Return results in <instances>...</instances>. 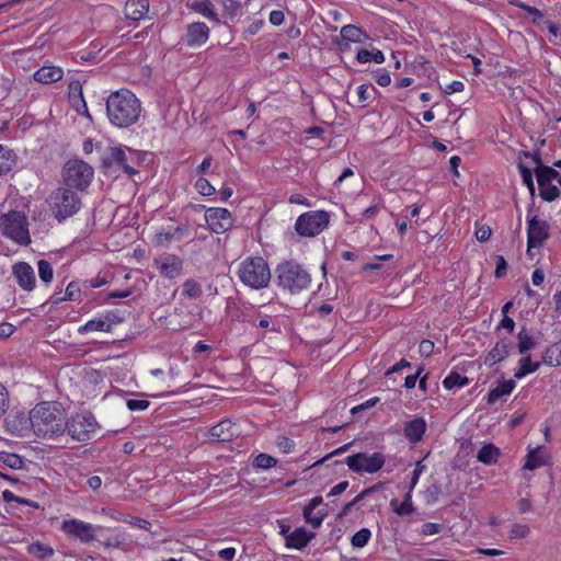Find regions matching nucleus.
<instances>
[{"mask_svg": "<svg viewBox=\"0 0 561 561\" xmlns=\"http://www.w3.org/2000/svg\"><path fill=\"white\" fill-rule=\"evenodd\" d=\"M141 113L137 96L127 89L112 92L106 100V114L110 122L118 128L134 125Z\"/></svg>", "mask_w": 561, "mask_h": 561, "instance_id": "nucleus-1", "label": "nucleus"}, {"mask_svg": "<svg viewBox=\"0 0 561 561\" xmlns=\"http://www.w3.org/2000/svg\"><path fill=\"white\" fill-rule=\"evenodd\" d=\"M30 423L38 437H54L65 433L62 412L47 402H42L32 409Z\"/></svg>", "mask_w": 561, "mask_h": 561, "instance_id": "nucleus-2", "label": "nucleus"}, {"mask_svg": "<svg viewBox=\"0 0 561 561\" xmlns=\"http://www.w3.org/2000/svg\"><path fill=\"white\" fill-rule=\"evenodd\" d=\"M237 275L243 285L252 289H263L268 286L271 280L268 264L261 256H250L243 260L239 264Z\"/></svg>", "mask_w": 561, "mask_h": 561, "instance_id": "nucleus-3", "label": "nucleus"}, {"mask_svg": "<svg viewBox=\"0 0 561 561\" xmlns=\"http://www.w3.org/2000/svg\"><path fill=\"white\" fill-rule=\"evenodd\" d=\"M277 285L291 294L307 289L311 283L310 274L299 263L290 260L276 268Z\"/></svg>", "mask_w": 561, "mask_h": 561, "instance_id": "nucleus-4", "label": "nucleus"}, {"mask_svg": "<svg viewBox=\"0 0 561 561\" xmlns=\"http://www.w3.org/2000/svg\"><path fill=\"white\" fill-rule=\"evenodd\" d=\"M47 203L54 217L59 222L75 216L82 205L79 195L66 186L54 190L49 194Z\"/></svg>", "mask_w": 561, "mask_h": 561, "instance_id": "nucleus-5", "label": "nucleus"}, {"mask_svg": "<svg viewBox=\"0 0 561 561\" xmlns=\"http://www.w3.org/2000/svg\"><path fill=\"white\" fill-rule=\"evenodd\" d=\"M93 175V168L80 159L68 160L61 170V179L65 186L81 192L90 186Z\"/></svg>", "mask_w": 561, "mask_h": 561, "instance_id": "nucleus-6", "label": "nucleus"}, {"mask_svg": "<svg viewBox=\"0 0 561 561\" xmlns=\"http://www.w3.org/2000/svg\"><path fill=\"white\" fill-rule=\"evenodd\" d=\"M27 226V218L22 211L11 210L0 216V227L3 234L21 245L31 243Z\"/></svg>", "mask_w": 561, "mask_h": 561, "instance_id": "nucleus-7", "label": "nucleus"}, {"mask_svg": "<svg viewBox=\"0 0 561 561\" xmlns=\"http://www.w3.org/2000/svg\"><path fill=\"white\" fill-rule=\"evenodd\" d=\"M99 424L92 414H76L65 421V432L77 442L92 439Z\"/></svg>", "mask_w": 561, "mask_h": 561, "instance_id": "nucleus-8", "label": "nucleus"}, {"mask_svg": "<svg viewBox=\"0 0 561 561\" xmlns=\"http://www.w3.org/2000/svg\"><path fill=\"white\" fill-rule=\"evenodd\" d=\"M330 216L324 210L307 211L300 215L295 224V230L302 237H314L328 225Z\"/></svg>", "mask_w": 561, "mask_h": 561, "instance_id": "nucleus-9", "label": "nucleus"}, {"mask_svg": "<svg viewBox=\"0 0 561 561\" xmlns=\"http://www.w3.org/2000/svg\"><path fill=\"white\" fill-rule=\"evenodd\" d=\"M344 462L348 466L350 470L356 473H375L383 467L386 457L381 453H374L373 455L358 453L346 457Z\"/></svg>", "mask_w": 561, "mask_h": 561, "instance_id": "nucleus-10", "label": "nucleus"}, {"mask_svg": "<svg viewBox=\"0 0 561 561\" xmlns=\"http://www.w3.org/2000/svg\"><path fill=\"white\" fill-rule=\"evenodd\" d=\"M535 173L541 198L547 202L557 199L560 191L551 181L559 178V172L552 167H539L535 169Z\"/></svg>", "mask_w": 561, "mask_h": 561, "instance_id": "nucleus-11", "label": "nucleus"}, {"mask_svg": "<svg viewBox=\"0 0 561 561\" xmlns=\"http://www.w3.org/2000/svg\"><path fill=\"white\" fill-rule=\"evenodd\" d=\"M527 254L531 255L533 248H540L549 238V224L538 216H528L527 220Z\"/></svg>", "mask_w": 561, "mask_h": 561, "instance_id": "nucleus-12", "label": "nucleus"}, {"mask_svg": "<svg viewBox=\"0 0 561 561\" xmlns=\"http://www.w3.org/2000/svg\"><path fill=\"white\" fill-rule=\"evenodd\" d=\"M61 530L70 537L79 539L83 543L95 539L94 527L79 519H67L61 524Z\"/></svg>", "mask_w": 561, "mask_h": 561, "instance_id": "nucleus-13", "label": "nucleus"}, {"mask_svg": "<svg viewBox=\"0 0 561 561\" xmlns=\"http://www.w3.org/2000/svg\"><path fill=\"white\" fill-rule=\"evenodd\" d=\"M206 221L215 233H224L232 227L231 214L226 208H208L205 214Z\"/></svg>", "mask_w": 561, "mask_h": 561, "instance_id": "nucleus-14", "label": "nucleus"}, {"mask_svg": "<svg viewBox=\"0 0 561 561\" xmlns=\"http://www.w3.org/2000/svg\"><path fill=\"white\" fill-rule=\"evenodd\" d=\"M160 274L167 278H174L181 275L183 261L175 254H164L154 260Z\"/></svg>", "mask_w": 561, "mask_h": 561, "instance_id": "nucleus-15", "label": "nucleus"}, {"mask_svg": "<svg viewBox=\"0 0 561 561\" xmlns=\"http://www.w3.org/2000/svg\"><path fill=\"white\" fill-rule=\"evenodd\" d=\"M239 435L238 426L230 420H224L210 428V437L216 442H230Z\"/></svg>", "mask_w": 561, "mask_h": 561, "instance_id": "nucleus-16", "label": "nucleus"}, {"mask_svg": "<svg viewBox=\"0 0 561 561\" xmlns=\"http://www.w3.org/2000/svg\"><path fill=\"white\" fill-rule=\"evenodd\" d=\"M13 275L18 284L25 290H32L35 286V274L32 266L25 262H19L13 265Z\"/></svg>", "mask_w": 561, "mask_h": 561, "instance_id": "nucleus-17", "label": "nucleus"}, {"mask_svg": "<svg viewBox=\"0 0 561 561\" xmlns=\"http://www.w3.org/2000/svg\"><path fill=\"white\" fill-rule=\"evenodd\" d=\"M513 348V343L508 339H501L496 342L494 347L485 355L484 364L486 366H493L499 362L505 359Z\"/></svg>", "mask_w": 561, "mask_h": 561, "instance_id": "nucleus-18", "label": "nucleus"}, {"mask_svg": "<svg viewBox=\"0 0 561 561\" xmlns=\"http://www.w3.org/2000/svg\"><path fill=\"white\" fill-rule=\"evenodd\" d=\"M126 160H127V158H126L125 151L119 147H114V148H110L108 154L102 159V165L107 168V167H111L113 163H116L128 175L136 174L137 171L134 168H131L129 164H127Z\"/></svg>", "mask_w": 561, "mask_h": 561, "instance_id": "nucleus-19", "label": "nucleus"}, {"mask_svg": "<svg viewBox=\"0 0 561 561\" xmlns=\"http://www.w3.org/2000/svg\"><path fill=\"white\" fill-rule=\"evenodd\" d=\"M209 36V28L203 22L191 23L186 27L187 46L202 45Z\"/></svg>", "mask_w": 561, "mask_h": 561, "instance_id": "nucleus-20", "label": "nucleus"}, {"mask_svg": "<svg viewBox=\"0 0 561 561\" xmlns=\"http://www.w3.org/2000/svg\"><path fill=\"white\" fill-rule=\"evenodd\" d=\"M426 431V422L423 417H415L404 423L403 434L410 443L422 440Z\"/></svg>", "mask_w": 561, "mask_h": 561, "instance_id": "nucleus-21", "label": "nucleus"}, {"mask_svg": "<svg viewBox=\"0 0 561 561\" xmlns=\"http://www.w3.org/2000/svg\"><path fill=\"white\" fill-rule=\"evenodd\" d=\"M149 12V0H127L124 7L126 19L140 21Z\"/></svg>", "mask_w": 561, "mask_h": 561, "instance_id": "nucleus-22", "label": "nucleus"}, {"mask_svg": "<svg viewBox=\"0 0 561 561\" xmlns=\"http://www.w3.org/2000/svg\"><path fill=\"white\" fill-rule=\"evenodd\" d=\"M323 500L321 496H314L309 501V503L304 508V517L307 523L311 524L313 528H319L327 516L324 511H318L316 515H312V512L320 505H322Z\"/></svg>", "mask_w": 561, "mask_h": 561, "instance_id": "nucleus-23", "label": "nucleus"}, {"mask_svg": "<svg viewBox=\"0 0 561 561\" xmlns=\"http://www.w3.org/2000/svg\"><path fill=\"white\" fill-rule=\"evenodd\" d=\"M323 500L321 496H314L309 501V503L304 508V517L307 523L311 524L313 528H319L327 516L324 511H318L316 515H312V512L320 505H322Z\"/></svg>", "mask_w": 561, "mask_h": 561, "instance_id": "nucleus-24", "label": "nucleus"}, {"mask_svg": "<svg viewBox=\"0 0 561 561\" xmlns=\"http://www.w3.org/2000/svg\"><path fill=\"white\" fill-rule=\"evenodd\" d=\"M314 537V533L307 531L306 528L299 527L289 535H286V546L288 548L300 550L305 548Z\"/></svg>", "mask_w": 561, "mask_h": 561, "instance_id": "nucleus-25", "label": "nucleus"}, {"mask_svg": "<svg viewBox=\"0 0 561 561\" xmlns=\"http://www.w3.org/2000/svg\"><path fill=\"white\" fill-rule=\"evenodd\" d=\"M64 71L56 66H43L33 75L35 81L44 84H49L59 81L62 78Z\"/></svg>", "mask_w": 561, "mask_h": 561, "instance_id": "nucleus-26", "label": "nucleus"}, {"mask_svg": "<svg viewBox=\"0 0 561 561\" xmlns=\"http://www.w3.org/2000/svg\"><path fill=\"white\" fill-rule=\"evenodd\" d=\"M515 386L516 385L513 379L501 381L495 388L490 390L488 394V403H496L501 397L510 394L515 388Z\"/></svg>", "mask_w": 561, "mask_h": 561, "instance_id": "nucleus-27", "label": "nucleus"}, {"mask_svg": "<svg viewBox=\"0 0 561 561\" xmlns=\"http://www.w3.org/2000/svg\"><path fill=\"white\" fill-rule=\"evenodd\" d=\"M547 463V457L541 447L530 450L526 456V461L523 466L526 470H535Z\"/></svg>", "mask_w": 561, "mask_h": 561, "instance_id": "nucleus-28", "label": "nucleus"}, {"mask_svg": "<svg viewBox=\"0 0 561 561\" xmlns=\"http://www.w3.org/2000/svg\"><path fill=\"white\" fill-rule=\"evenodd\" d=\"M341 36L343 39L352 43H364L369 36L359 27L347 24L341 28Z\"/></svg>", "mask_w": 561, "mask_h": 561, "instance_id": "nucleus-29", "label": "nucleus"}, {"mask_svg": "<svg viewBox=\"0 0 561 561\" xmlns=\"http://www.w3.org/2000/svg\"><path fill=\"white\" fill-rule=\"evenodd\" d=\"M16 164V154L13 150L0 145V175L10 172Z\"/></svg>", "mask_w": 561, "mask_h": 561, "instance_id": "nucleus-30", "label": "nucleus"}, {"mask_svg": "<svg viewBox=\"0 0 561 561\" xmlns=\"http://www.w3.org/2000/svg\"><path fill=\"white\" fill-rule=\"evenodd\" d=\"M192 9L205 18L214 21L215 23H219L220 19L218 18V14L215 11V5L210 0H199L195 1L192 5Z\"/></svg>", "mask_w": 561, "mask_h": 561, "instance_id": "nucleus-31", "label": "nucleus"}, {"mask_svg": "<svg viewBox=\"0 0 561 561\" xmlns=\"http://www.w3.org/2000/svg\"><path fill=\"white\" fill-rule=\"evenodd\" d=\"M500 449L493 444H486L480 448L477 455V459L485 465L495 463L499 456Z\"/></svg>", "mask_w": 561, "mask_h": 561, "instance_id": "nucleus-32", "label": "nucleus"}, {"mask_svg": "<svg viewBox=\"0 0 561 561\" xmlns=\"http://www.w3.org/2000/svg\"><path fill=\"white\" fill-rule=\"evenodd\" d=\"M518 364H519V367H518V369L516 370V373L514 375V377L517 378V379H522L526 375L535 373L536 370L539 369V367L541 365L540 362L533 363L530 354H527V355L525 354L519 359Z\"/></svg>", "mask_w": 561, "mask_h": 561, "instance_id": "nucleus-33", "label": "nucleus"}, {"mask_svg": "<svg viewBox=\"0 0 561 561\" xmlns=\"http://www.w3.org/2000/svg\"><path fill=\"white\" fill-rule=\"evenodd\" d=\"M542 363L549 366L561 365V343H556L546 348L542 355Z\"/></svg>", "mask_w": 561, "mask_h": 561, "instance_id": "nucleus-34", "label": "nucleus"}, {"mask_svg": "<svg viewBox=\"0 0 561 561\" xmlns=\"http://www.w3.org/2000/svg\"><path fill=\"white\" fill-rule=\"evenodd\" d=\"M517 347L522 355L527 354L528 351L536 346V341L530 336L525 327H523L517 333Z\"/></svg>", "mask_w": 561, "mask_h": 561, "instance_id": "nucleus-35", "label": "nucleus"}, {"mask_svg": "<svg viewBox=\"0 0 561 561\" xmlns=\"http://www.w3.org/2000/svg\"><path fill=\"white\" fill-rule=\"evenodd\" d=\"M356 59L362 64H366L371 60H374L377 64H382L385 61V55L379 49L368 50L362 48L357 51Z\"/></svg>", "mask_w": 561, "mask_h": 561, "instance_id": "nucleus-36", "label": "nucleus"}, {"mask_svg": "<svg viewBox=\"0 0 561 561\" xmlns=\"http://www.w3.org/2000/svg\"><path fill=\"white\" fill-rule=\"evenodd\" d=\"M393 511L400 516L410 515L414 511V506L412 503V497L410 491L405 494L404 500L401 504H398V501L394 499L390 502Z\"/></svg>", "mask_w": 561, "mask_h": 561, "instance_id": "nucleus-37", "label": "nucleus"}, {"mask_svg": "<svg viewBox=\"0 0 561 561\" xmlns=\"http://www.w3.org/2000/svg\"><path fill=\"white\" fill-rule=\"evenodd\" d=\"M224 16L233 22L242 13L241 4L236 0H222Z\"/></svg>", "mask_w": 561, "mask_h": 561, "instance_id": "nucleus-38", "label": "nucleus"}, {"mask_svg": "<svg viewBox=\"0 0 561 561\" xmlns=\"http://www.w3.org/2000/svg\"><path fill=\"white\" fill-rule=\"evenodd\" d=\"M254 325H256L261 329H266L273 333H278L280 331L277 319L270 314L259 313L257 314V323H255Z\"/></svg>", "mask_w": 561, "mask_h": 561, "instance_id": "nucleus-39", "label": "nucleus"}, {"mask_svg": "<svg viewBox=\"0 0 561 561\" xmlns=\"http://www.w3.org/2000/svg\"><path fill=\"white\" fill-rule=\"evenodd\" d=\"M27 552L35 558L46 559L54 554V549L42 542H34L27 547Z\"/></svg>", "mask_w": 561, "mask_h": 561, "instance_id": "nucleus-40", "label": "nucleus"}, {"mask_svg": "<svg viewBox=\"0 0 561 561\" xmlns=\"http://www.w3.org/2000/svg\"><path fill=\"white\" fill-rule=\"evenodd\" d=\"M79 333L90 332V331H102L110 332V323L103 318L93 319L88 321L84 325L79 328Z\"/></svg>", "mask_w": 561, "mask_h": 561, "instance_id": "nucleus-41", "label": "nucleus"}, {"mask_svg": "<svg viewBox=\"0 0 561 561\" xmlns=\"http://www.w3.org/2000/svg\"><path fill=\"white\" fill-rule=\"evenodd\" d=\"M469 383V379L466 376H461L457 371H451L444 380L443 386L446 389H453L455 387L461 388Z\"/></svg>", "mask_w": 561, "mask_h": 561, "instance_id": "nucleus-42", "label": "nucleus"}, {"mask_svg": "<svg viewBox=\"0 0 561 561\" xmlns=\"http://www.w3.org/2000/svg\"><path fill=\"white\" fill-rule=\"evenodd\" d=\"M183 295L190 299L199 298L203 294L202 286L194 279H187L182 285Z\"/></svg>", "mask_w": 561, "mask_h": 561, "instance_id": "nucleus-43", "label": "nucleus"}, {"mask_svg": "<svg viewBox=\"0 0 561 561\" xmlns=\"http://www.w3.org/2000/svg\"><path fill=\"white\" fill-rule=\"evenodd\" d=\"M508 3L513 7H516V8H519L522 10L526 11L528 14L534 16L533 23H535V24H538L539 21L543 18V13L539 9H537L535 7H530V5L522 2L520 0H510Z\"/></svg>", "mask_w": 561, "mask_h": 561, "instance_id": "nucleus-44", "label": "nucleus"}, {"mask_svg": "<svg viewBox=\"0 0 561 561\" xmlns=\"http://www.w3.org/2000/svg\"><path fill=\"white\" fill-rule=\"evenodd\" d=\"M80 287L77 283L70 282L66 288L65 296L62 298H56L53 300V305H58L60 301H75L80 297Z\"/></svg>", "mask_w": 561, "mask_h": 561, "instance_id": "nucleus-45", "label": "nucleus"}, {"mask_svg": "<svg viewBox=\"0 0 561 561\" xmlns=\"http://www.w3.org/2000/svg\"><path fill=\"white\" fill-rule=\"evenodd\" d=\"M69 102L79 114L85 115L88 118L91 119V115L88 111V106L82 93L71 94V98H69Z\"/></svg>", "mask_w": 561, "mask_h": 561, "instance_id": "nucleus-46", "label": "nucleus"}, {"mask_svg": "<svg viewBox=\"0 0 561 561\" xmlns=\"http://www.w3.org/2000/svg\"><path fill=\"white\" fill-rule=\"evenodd\" d=\"M371 536V533L368 528H362L357 533H355L352 537V546L356 548H363L367 545Z\"/></svg>", "mask_w": 561, "mask_h": 561, "instance_id": "nucleus-47", "label": "nucleus"}, {"mask_svg": "<svg viewBox=\"0 0 561 561\" xmlns=\"http://www.w3.org/2000/svg\"><path fill=\"white\" fill-rule=\"evenodd\" d=\"M38 275L42 282L49 283L53 279L54 271L50 263L46 260H39L37 263Z\"/></svg>", "mask_w": 561, "mask_h": 561, "instance_id": "nucleus-48", "label": "nucleus"}, {"mask_svg": "<svg viewBox=\"0 0 561 561\" xmlns=\"http://www.w3.org/2000/svg\"><path fill=\"white\" fill-rule=\"evenodd\" d=\"M518 170L522 175L524 184L527 186L530 194L534 195L535 194V184H534V180H533L531 170L523 163H518Z\"/></svg>", "mask_w": 561, "mask_h": 561, "instance_id": "nucleus-49", "label": "nucleus"}, {"mask_svg": "<svg viewBox=\"0 0 561 561\" xmlns=\"http://www.w3.org/2000/svg\"><path fill=\"white\" fill-rule=\"evenodd\" d=\"M276 463L277 460L274 457L264 453L257 455L253 462V465L260 469H270L274 467Z\"/></svg>", "mask_w": 561, "mask_h": 561, "instance_id": "nucleus-50", "label": "nucleus"}, {"mask_svg": "<svg viewBox=\"0 0 561 561\" xmlns=\"http://www.w3.org/2000/svg\"><path fill=\"white\" fill-rule=\"evenodd\" d=\"M1 461L11 469H20L23 466V460L15 454H2L0 456Z\"/></svg>", "mask_w": 561, "mask_h": 561, "instance_id": "nucleus-51", "label": "nucleus"}, {"mask_svg": "<svg viewBox=\"0 0 561 561\" xmlns=\"http://www.w3.org/2000/svg\"><path fill=\"white\" fill-rule=\"evenodd\" d=\"M442 493L440 485L437 483H432L425 491V501L427 504H433L438 501V497Z\"/></svg>", "mask_w": 561, "mask_h": 561, "instance_id": "nucleus-52", "label": "nucleus"}, {"mask_svg": "<svg viewBox=\"0 0 561 561\" xmlns=\"http://www.w3.org/2000/svg\"><path fill=\"white\" fill-rule=\"evenodd\" d=\"M10 397L7 387L0 382V417L3 416L9 409Z\"/></svg>", "mask_w": 561, "mask_h": 561, "instance_id": "nucleus-53", "label": "nucleus"}, {"mask_svg": "<svg viewBox=\"0 0 561 561\" xmlns=\"http://www.w3.org/2000/svg\"><path fill=\"white\" fill-rule=\"evenodd\" d=\"M196 188L204 196H209L215 193V187L204 178H199L196 181Z\"/></svg>", "mask_w": 561, "mask_h": 561, "instance_id": "nucleus-54", "label": "nucleus"}, {"mask_svg": "<svg viewBox=\"0 0 561 561\" xmlns=\"http://www.w3.org/2000/svg\"><path fill=\"white\" fill-rule=\"evenodd\" d=\"M443 526L437 523H425L421 527V535L423 536H433L437 535L442 531Z\"/></svg>", "mask_w": 561, "mask_h": 561, "instance_id": "nucleus-55", "label": "nucleus"}, {"mask_svg": "<svg viewBox=\"0 0 561 561\" xmlns=\"http://www.w3.org/2000/svg\"><path fill=\"white\" fill-rule=\"evenodd\" d=\"M529 533L530 529L527 525L514 524L511 529V537L522 539L527 537Z\"/></svg>", "mask_w": 561, "mask_h": 561, "instance_id": "nucleus-56", "label": "nucleus"}, {"mask_svg": "<svg viewBox=\"0 0 561 561\" xmlns=\"http://www.w3.org/2000/svg\"><path fill=\"white\" fill-rule=\"evenodd\" d=\"M130 411H144L149 407V401L145 399H129L126 402Z\"/></svg>", "mask_w": 561, "mask_h": 561, "instance_id": "nucleus-57", "label": "nucleus"}, {"mask_svg": "<svg viewBox=\"0 0 561 561\" xmlns=\"http://www.w3.org/2000/svg\"><path fill=\"white\" fill-rule=\"evenodd\" d=\"M495 261H496V267H495L494 276H495V278H502L506 274L507 262L504 259V256H502V255H496Z\"/></svg>", "mask_w": 561, "mask_h": 561, "instance_id": "nucleus-58", "label": "nucleus"}, {"mask_svg": "<svg viewBox=\"0 0 561 561\" xmlns=\"http://www.w3.org/2000/svg\"><path fill=\"white\" fill-rule=\"evenodd\" d=\"M154 238H156V242L158 245L165 247L173 239H175V232H173V231L158 232Z\"/></svg>", "mask_w": 561, "mask_h": 561, "instance_id": "nucleus-59", "label": "nucleus"}, {"mask_svg": "<svg viewBox=\"0 0 561 561\" xmlns=\"http://www.w3.org/2000/svg\"><path fill=\"white\" fill-rule=\"evenodd\" d=\"M378 402H379V398L378 397L370 398L366 402L352 408L351 409V413L353 415H355V414H357V413H359L362 411H365L367 409H370V408L375 407Z\"/></svg>", "mask_w": 561, "mask_h": 561, "instance_id": "nucleus-60", "label": "nucleus"}, {"mask_svg": "<svg viewBox=\"0 0 561 561\" xmlns=\"http://www.w3.org/2000/svg\"><path fill=\"white\" fill-rule=\"evenodd\" d=\"M276 445L284 454L290 453L294 448V442L285 436H279Z\"/></svg>", "mask_w": 561, "mask_h": 561, "instance_id": "nucleus-61", "label": "nucleus"}, {"mask_svg": "<svg viewBox=\"0 0 561 561\" xmlns=\"http://www.w3.org/2000/svg\"><path fill=\"white\" fill-rule=\"evenodd\" d=\"M434 351V343L430 340H423L421 343H420V346H419V352L422 356L424 357H428L432 355Z\"/></svg>", "mask_w": 561, "mask_h": 561, "instance_id": "nucleus-62", "label": "nucleus"}, {"mask_svg": "<svg viewBox=\"0 0 561 561\" xmlns=\"http://www.w3.org/2000/svg\"><path fill=\"white\" fill-rule=\"evenodd\" d=\"M375 79L380 87H387L391 82L389 72L383 69L376 72Z\"/></svg>", "mask_w": 561, "mask_h": 561, "instance_id": "nucleus-63", "label": "nucleus"}, {"mask_svg": "<svg viewBox=\"0 0 561 561\" xmlns=\"http://www.w3.org/2000/svg\"><path fill=\"white\" fill-rule=\"evenodd\" d=\"M491 237V229L489 226H481L476 230V238L480 242H485Z\"/></svg>", "mask_w": 561, "mask_h": 561, "instance_id": "nucleus-64", "label": "nucleus"}]
</instances>
